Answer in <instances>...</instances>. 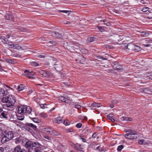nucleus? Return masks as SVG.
Listing matches in <instances>:
<instances>
[{"label":"nucleus","instance_id":"obj_36","mask_svg":"<svg viewBox=\"0 0 152 152\" xmlns=\"http://www.w3.org/2000/svg\"><path fill=\"white\" fill-rule=\"evenodd\" d=\"M4 134V131L0 129V137H2Z\"/></svg>","mask_w":152,"mask_h":152},{"label":"nucleus","instance_id":"obj_53","mask_svg":"<svg viewBox=\"0 0 152 152\" xmlns=\"http://www.w3.org/2000/svg\"><path fill=\"white\" fill-rule=\"evenodd\" d=\"M3 39L4 40V41L6 42L8 44V40L7 38H3Z\"/></svg>","mask_w":152,"mask_h":152},{"label":"nucleus","instance_id":"obj_18","mask_svg":"<svg viewBox=\"0 0 152 152\" xmlns=\"http://www.w3.org/2000/svg\"><path fill=\"white\" fill-rule=\"evenodd\" d=\"M25 86L23 84H20L18 86V90L19 91L23 90L25 88Z\"/></svg>","mask_w":152,"mask_h":152},{"label":"nucleus","instance_id":"obj_11","mask_svg":"<svg viewBox=\"0 0 152 152\" xmlns=\"http://www.w3.org/2000/svg\"><path fill=\"white\" fill-rule=\"evenodd\" d=\"M53 37L57 38H61L63 36V34L59 33L58 32L54 31L52 33V34Z\"/></svg>","mask_w":152,"mask_h":152},{"label":"nucleus","instance_id":"obj_35","mask_svg":"<svg viewBox=\"0 0 152 152\" xmlns=\"http://www.w3.org/2000/svg\"><path fill=\"white\" fill-rule=\"evenodd\" d=\"M42 76L43 77H48L49 76V75L47 73V72L45 71Z\"/></svg>","mask_w":152,"mask_h":152},{"label":"nucleus","instance_id":"obj_13","mask_svg":"<svg viewBox=\"0 0 152 152\" xmlns=\"http://www.w3.org/2000/svg\"><path fill=\"white\" fill-rule=\"evenodd\" d=\"M123 45L125 47L126 49L132 50H133L134 45L132 43H130L126 45H124V44H123Z\"/></svg>","mask_w":152,"mask_h":152},{"label":"nucleus","instance_id":"obj_21","mask_svg":"<svg viewBox=\"0 0 152 152\" xmlns=\"http://www.w3.org/2000/svg\"><path fill=\"white\" fill-rule=\"evenodd\" d=\"M140 33H141V35L143 37H147L149 35V34L148 33L146 32H140Z\"/></svg>","mask_w":152,"mask_h":152},{"label":"nucleus","instance_id":"obj_23","mask_svg":"<svg viewBox=\"0 0 152 152\" xmlns=\"http://www.w3.org/2000/svg\"><path fill=\"white\" fill-rule=\"evenodd\" d=\"M27 126H28L31 127L32 128H33L34 130H36L37 129V127L35 125H34L31 124V123H29V124H27Z\"/></svg>","mask_w":152,"mask_h":152},{"label":"nucleus","instance_id":"obj_2","mask_svg":"<svg viewBox=\"0 0 152 152\" xmlns=\"http://www.w3.org/2000/svg\"><path fill=\"white\" fill-rule=\"evenodd\" d=\"M42 145L37 142L28 141L26 142L25 147L29 149L33 150L34 152H42L41 148Z\"/></svg>","mask_w":152,"mask_h":152},{"label":"nucleus","instance_id":"obj_10","mask_svg":"<svg viewBox=\"0 0 152 152\" xmlns=\"http://www.w3.org/2000/svg\"><path fill=\"white\" fill-rule=\"evenodd\" d=\"M14 152H27V151L24 149L21 148V146L18 145L15 147L14 149Z\"/></svg>","mask_w":152,"mask_h":152},{"label":"nucleus","instance_id":"obj_29","mask_svg":"<svg viewBox=\"0 0 152 152\" xmlns=\"http://www.w3.org/2000/svg\"><path fill=\"white\" fill-rule=\"evenodd\" d=\"M11 18V16L9 14L7 13L6 14L5 18L7 20H10V18Z\"/></svg>","mask_w":152,"mask_h":152},{"label":"nucleus","instance_id":"obj_60","mask_svg":"<svg viewBox=\"0 0 152 152\" xmlns=\"http://www.w3.org/2000/svg\"><path fill=\"white\" fill-rule=\"evenodd\" d=\"M10 37L11 35L10 34H8L6 36L7 38H10Z\"/></svg>","mask_w":152,"mask_h":152},{"label":"nucleus","instance_id":"obj_7","mask_svg":"<svg viewBox=\"0 0 152 152\" xmlns=\"http://www.w3.org/2000/svg\"><path fill=\"white\" fill-rule=\"evenodd\" d=\"M143 45L145 47H150L152 46V39L147 38L143 40L142 42Z\"/></svg>","mask_w":152,"mask_h":152},{"label":"nucleus","instance_id":"obj_20","mask_svg":"<svg viewBox=\"0 0 152 152\" xmlns=\"http://www.w3.org/2000/svg\"><path fill=\"white\" fill-rule=\"evenodd\" d=\"M5 94L4 90L1 88H0V98L4 96Z\"/></svg>","mask_w":152,"mask_h":152},{"label":"nucleus","instance_id":"obj_4","mask_svg":"<svg viewBox=\"0 0 152 152\" xmlns=\"http://www.w3.org/2000/svg\"><path fill=\"white\" fill-rule=\"evenodd\" d=\"M4 136L1 140V142L3 144L9 141L13 137V134L12 131H8L7 132L4 131Z\"/></svg>","mask_w":152,"mask_h":152},{"label":"nucleus","instance_id":"obj_55","mask_svg":"<svg viewBox=\"0 0 152 152\" xmlns=\"http://www.w3.org/2000/svg\"><path fill=\"white\" fill-rule=\"evenodd\" d=\"M82 140V141L83 142H86V140L83 138H80Z\"/></svg>","mask_w":152,"mask_h":152},{"label":"nucleus","instance_id":"obj_52","mask_svg":"<svg viewBox=\"0 0 152 152\" xmlns=\"http://www.w3.org/2000/svg\"><path fill=\"white\" fill-rule=\"evenodd\" d=\"M64 123L66 126L68 125L69 124L68 123V122H67L66 121H64Z\"/></svg>","mask_w":152,"mask_h":152},{"label":"nucleus","instance_id":"obj_51","mask_svg":"<svg viewBox=\"0 0 152 152\" xmlns=\"http://www.w3.org/2000/svg\"><path fill=\"white\" fill-rule=\"evenodd\" d=\"M70 101H69V100H68L67 98H66V101H65V103H68V104H69L71 102H70Z\"/></svg>","mask_w":152,"mask_h":152},{"label":"nucleus","instance_id":"obj_62","mask_svg":"<svg viewBox=\"0 0 152 152\" xmlns=\"http://www.w3.org/2000/svg\"><path fill=\"white\" fill-rule=\"evenodd\" d=\"M3 110L2 108V107H0V113Z\"/></svg>","mask_w":152,"mask_h":152},{"label":"nucleus","instance_id":"obj_49","mask_svg":"<svg viewBox=\"0 0 152 152\" xmlns=\"http://www.w3.org/2000/svg\"><path fill=\"white\" fill-rule=\"evenodd\" d=\"M78 145V146H79L80 148H79L80 149V150L83 149V146L80 145Z\"/></svg>","mask_w":152,"mask_h":152},{"label":"nucleus","instance_id":"obj_64","mask_svg":"<svg viewBox=\"0 0 152 152\" xmlns=\"http://www.w3.org/2000/svg\"><path fill=\"white\" fill-rule=\"evenodd\" d=\"M110 107L111 108H113L114 107V106L113 104H111L110 105Z\"/></svg>","mask_w":152,"mask_h":152},{"label":"nucleus","instance_id":"obj_42","mask_svg":"<svg viewBox=\"0 0 152 152\" xmlns=\"http://www.w3.org/2000/svg\"><path fill=\"white\" fill-rule=\"evenodd\" d=\"M67 132H72L73 131V129L72 128H69L66 129Z\"/></svg>","mask_w":152,"mask_h":152},{"label":"nucleus","instance_id":"obj_43","mask_svg":"<svg viewBox=\"0 0 152 152\" xmlns=\"http://www.w3.org/2000/svg\"><path fill=\"white\" fill-rule=\"evenodd\" d=\"M75 107L76 108L79 109L81 108V106L80 105H75Z\"/></svg>","mask_w":152,"mask_h":152},{"label":"nucleus","instance_id":"obj_33","mask_svg":"<svg viewBox=\"0 0 152 152\" xmlns=\"http://www.w3.org/2000/svg\"><path fill=\"white\" fill-rule=\"evenodd\" d=\"M143 92L146 94H150V93L151 91H150V90H148L147 89H145L143 90Z\"/></svg>","mask_w":152,"mask_h":152},{"label":"nucleus","instance_id":"obj_1","mask_svg":"<svg viewBox=\"0 0 152 152\" xmlns=\"http://www.w3.org/2000/svg\"><path fill=\"white\" fill-rule=\"evenodd\" d=\"M1 101L3 103H6L3 105L4 108L6 107L12 108L16 101L15 97L13 95H9L7 97H3L2 98Z\"/></svg>","mask_w":152,"mask_h":152},{"label":"nucleus","instance_id":"obj_48","mask_svg":"<svg viewBox=\"0 0 152 152\" xmlns=\"http://www.w3.org/2000/svg\"><path fill=\"white\" fill-rule=\"evenodd\" d=\"M45 72L44 70H41L39 71V73L42 75Z\"/></svg>","mask_w":152,"mask_h":152},{"label":"nucleus","instance_id":"obj_54","mask_svg":"<svg viewBox=\"0 0 152 152\" xmlns=\"http://www.w3.org/2000/svg\"><path fill=\"white\" fill-rule=\"evenodd\" d=\"M4 151V148L2 147H0V152H3Z\"/></svg>","mask_w":152,"mask_h":152},{"label":"nucleus","instance_id":"obj_8","mask_svg":"<svg viewBox=\"0 0 152 152\" xmlns=\"http://www.w3.org/2000/svg\"><path fill=\"white\" fill-rule=\"evenodd\" d=\"M91 147L95 150L99 151H103V148H100L101 149H99L100 147V145L99 144H97L95 142H93L91 145Z\"/></svg>","mask_w":152,"mask_h":152},{"label":"nucleus","instance_id":"obj_46","mask_svg":"<svg viewBox=\"0 0 152 152\" xmlns=\"http://www.w3.org/2000/svg\"><path fill=\"white\" fill-rule=\"evenodd\" d=\"M45 105H46V104H41L40 105L41 108L44 109L45 108V107H46L45 106Z\"/></svg>","mask_w":152,"mask_h":152},{"label":"nucleus","instance_id":"obj_25","mask_svg":"<svg viewBox=\"0 0 152 152\" xmlns=\"http://www.w3.org/2000/svg\"><path fill=\"white\" fill-rule=\"evenodd\" d=\"M66 98L64 96H61L59 97L58 98V100L61 102H64L66 101Z\"/></svg>","mask_w":152,"mask_h":152},{"label":"nucleus","instance_id":"obj_30","mask_svg":"<svg viewBox=\"0 0 152 152\" xmlns=\"http://www.w3.org/2000/svg\"><path fill=\"white\" fill-rule=\"evenodd\" d=\"M31 65L32 66H39V64L35 62H33L31 63Z\"/></svg>","mask_w":152,"mask_h":152},{"label":"nucleus","instance_id":"obj_58","mask_svg":"<svg viewBox=\"0 0 152 152\" xmlns=\"http://www.w3.org/2000/svg\"><path fill=\"white\" fill-rule=\"evenodd\" d=\"M125 117H122L121 118V119L122 121H125Z\"/></svg>","mask_w":152,"mask_h":152},{"label":"nucleus","instance_id":"obj_19","mask_svg":"<svg viewBox=\"0 0 152 152\" xmlns=\"http://www.w3.org/2000/svg\"><path fill=\"white\" fill-rule=\"evenodd\" d=\"M108 119L112 122L115 121V120L113 118V115L112 114H109L107 116Z\"/></svg>","mask_w":152,"mask_h":152},{"label":"nucleus","instance_id":"obj_61","mask_svg":"<svg viewBox=\"0 0 152 152\" xmlns=\"http://www.w3.org/2000/svg\"><path fill=\"white\" fill-rule=\"evenodd\" d=\"M106 25L107 26H109L110 25V23L109 22L107 23H106Z\"/></svg>","mask_w":152,"mask_h":152},{"label":"nucleus","instance_id":"obj_40","mask_svg":"<svg viewBox=\"0 0 152 152\" xmlns=\"http://www.w3.org/2000/svg\"><path fill=\"white\" fill-rule=\"evenodd\" d=\"M131 120L132 119L131 118L129 117H125V121H131Z\"/></svg>","mask_w":152,"mask_h":152},{"label":"nucleus","instance_id":"obj_37","mask_svg":"<svg viewBox=\"0 0 152 152\" xmlns=\"http://www.w3.org/2000/svg\"><path fill=\"white\" fill-rule=\"evenodd\" d=\"M82 126V124L80 123H77L76 125V127L78 128H81Z\"/></svg>","mask_w":152,"mask_h":152},{"label":"nucleus","instance_id":"obj_32","mask_svg":"<svg viewBox=\"0 0 152 152\" xmlns=\"http://www.w3.org/2000/svg\"><path fill=\"white\" fill-rule=\"evenodd\" d=\"M124 148L123 145H121L119 146L117 149L118 151H120L121 150Z\"/></svg>","mask_w":152,"mask_h":152},{"label":"nucleus","instance_id":"obj_44","mask_svg":"<svg viewBox=\"0 0 152 152\" xmlns=\"http://www.w3.org/2000/svg\"><path fill=\"white\" fill-rule=\"evenodd\" d=\"M7 62L10 63H13L14 62L12 60L9 59H7Z\"/></svg>","mask_w":152,"mask_h":152},{"label":"nucleus","instance_id":"obj_28","mask_svg":"<svg viewBox=\"0 0 152 152\" xmlns=\"http://www.w3.org/2000/svg\"><path fill=\"white\" fill-rule=\"evenodd\" d=\"M39 115L41 117L44 118H45L47 117L48 116V115L46 114L43 112L41 113Z\"/></svg>","mask_w":152,"mask_h":152},{"label":"nucleus","instance_id":"obj_17","mask_svg":"<svg viewBox=\"0 0 152 152\" xmlns=\"http://www.w3.org/2000/svg\"><path fill=\"white\" fill-rule=\"evenodd\" d=\"M141 49V48L139 46L134 45L133 50L135 51V52H138L140 51Z\"/></svg>","mask_w":152,"mask_h":152},{"label":"nucleus","instance_id":"obj_59","mask_svg":"<svg viewBox=\"0 0 152 152\" xmlns=\"http://www.w3.org/2000/svg\"><path fill=\"white\" fill-rule=\"evenodd\" d=\"M96 134H93L92 137H94V138H95L96 137Z\"/></svg>","mask_w":152,"mask_h":152},{"label":"nucleus","instance_id":"obj_50","mask_svg":"<svg viewBox=\"0 0 152 152\" xmlns=\"http://www.w3.org/2000/svg\"><path fill=\"white\" fill-rule=\"evenodd\" d=\"M97 104V103L94 102V103H93L92 104V106L93 107H96Z\"/></svg>","mask_w":152,"mask_h":152},{"label":"nucleus","instance_id":"obj_39","mask_svg":"<svg viewBox=\"0 0 152 152\" xmlns=\"http://www.w3.org/2000/svg\"><path fill=\"white\" fill-rule=\"evenodd\" d=\"M139 143L140 144H145V141L143 140H140L139 141Z\"/></svg>","mask_w":152,"mask_h":152},{"label":"nucleus","instance_id":"obj_5","mask_svg":"<svg viewBox=\"0 0 152 152\" xmlns=\"http://www.w3.org/2000/svg\"><path fill=\"white\" fill-rule=\"evenodd\" d=\"M43 130L45 132H47L49 134L54 135L58 136L61 135V134L58 132H57L53 128L50 127H47L43 129Z\"/></svg>","mask_w":152,"mask_h":152},{"label":"nucleus","instance_id":"obj_15","mask_svg":"<svg viewBox=\"0 0 152 152\" xmlns=\"http://www.w3.org/2000/svg\"><path fill=\"white\" fill-rule=\"evenodd\" d=\"M34 74V72H29L26 75H25L30 79H33L34 78V77H33L32 76Z\"/></svg>","mask_w":152,"mask_h":152},{"label":"nucleus","instance_id":"obj_22","mask_svg":"<svg viewBox=\"0 0 152 152\" xmlns=\"http://www.w3.org/2000/svg\"><path fill=\"white\" fill-rule=\"evenodd\" d=\"M82 132L84 134H85L86 135H88L89 133H91V131L89 129H85L83 130Z\"/></svg>","mask_w":152,"mask_h":152},{"label":"nucleus","instance_id":"obj_41","mask_svg":"<svg viewBox=\"0 0 152 152\" xmlns=\"http://www.w3.org/2000/svg\"><path fill=\"white\" fill-rule=\"evenodd\" d=\"M45 139H46L47 140H46L47 141H50L51 140V138L49 136H45L44 137Z\"/></svg>","mask_w":152,"mask_h":152},{"label":"nucleus","instance_id":"obj_3","mask_svg":"<svg viewBox=\"0 0 152 152\" xmlns=\"http://www.w3.org/2000/svg\"><path fill=\"white\" fill-rule=\"evenodd\" d=\"M32 110L31 108L26 105L20 106L18 107V112L19 114L21 115H28L29 117L34 113H32Z\"/></svg>","mask_w":152,"mask_h":152},{"label":"nucleus","instance_id":"obj_31","mask_svg":"<svg viewBox=\"0 0 152 152\" xmlns=\"http://www.w3.org/2000/svg\"><path fill=\"white\" fill-rule=\"evenodd\" d=\"M17 116L18 119L21 121H22L23 120L24 118V115L21 116V115L19 116V115H18Z\"/></svg>","mask_w":152,"mask_h":152},{"label":"nucleus","instance_id":"obj_9","mask_svg":"<svg viewBox=\"0 0 152 152\" xmlns=\"http://www.w3.org/2000/svg\"><path fill=\"white\" fill-rule=\"evenodd\" d=\"M68 44V43H67L65 44V45L67 46V47H66V48L69 49H70L69 47L74 48H77L79 47V44L78 43L75 44L73 42H70L69 43V44Z\"/></svg>","mask_w":152,"mask_h":152},{"label":"nucleus","instance_id":"obj_56","mask_svg":"<svg viewBox=\"0 0 152 152\" xmlns=\"http://www.w3.org/2000/svg\"><path fill=\"white\" fill-rule=\"evenodd\" d=\"M101 105H101V104L97 103V104L96 107H100Z\"/></svg>","mask_w":152,"mask_h":152},{"label":"nucleus","instance_id":"obj_16","mask_svg":"<svg viewBox=\"0 0 152 152\" xmlns=\"http://www.w3.org/2000/svg\"><path fill=\"white\" fill-rule=\"evenodd\" d=\"M95 40L96 38L94 37H90L87 38V41L89 43L94 41Z\"/></svg>","mask_w":152,"mask_h":152},{"label":"nucleus","instance_id":"obj_24","mask_svg":"<svg viewBox=\"0 0 152 152\" xmlns=\"http://www.w3.org/2000/svg\"><path fill=\"white\" fill-rule=\"evenodd\" d=\"M62 118L60 117H58L57 118L56 122L58 124H61L62 123Z\"/></svg>","mask_w":152,"mask_h":152},{"label":"nucleus","instance_id":"obj_6","mask_svg":"<svg viewBox=\"0 0 152 152\" xmlns=\"http://www.w3.org/2000/svg\"><path fill=\"white\" fill-rule=\"evenodd\" d=\"M128 133L125 135V137L129 139H133L137 138V135L136 132L134 131L129 130Z\"/></svg>","mask_w":152,"mask_h":152},{"label":"nucleus","instance_id":"obj_45","mask_svg":"<svg viewBox=\"0 0 152 152\" xmlns=\"http://www.w3.org/2000/svg\"><path fill=\"white\" fill-rule=\"evenodd\" d=\"M45 56H46V55H39L38 56V57L39 58H44Z\"/></svg>","mask_w":152,"mask_h":152},{"label":"nucleus","instance_id":"obj_47","mask_svg":"<svg viewBox=\"0 0 152 152\" xmlns=\"http://www.w3.org/2000/svg\"><path fill=\"white\" fill-rule=\"evenodd\" d=\"M60 12H62L65 13H67L68 12H69V11L68 10H60Z\"/></svg>","mask_w":152,"mask_h":152},{"label":"nucleus","instance_id":"obj_34","mask_svg":"<svg viewBox=\"0 0 152 152\" xmlns=\"http://www.w3.org/2000/svg\"><path fill=\"white\" fill-rule=\"evenodd\" d=\"M8 46L10 47V48H14V44H10V42H8Z\"/></svg>","mask_w":152,"mask_h":152},{"label":"nucleus","instance_id":"obj_38","mask_svg":"<svg viewBox=\"0 0 152 152\" xmlns=\"http://www.w3.org/2000/svg\"><path fill=\"white\" fill-rule=\"evenodd\" d=\"M149 8L148 7H144L142 10V11L144 12H145L147 11Z\"/></svg>","mask_w":152,"mask_h":152},{"label":"nucleus","instance_id":"obj_57","mask_svg":"<svg viewBox=\"0 0 152 152\" xmlns=\"http://www.w3.org/2000/svg\"><path fill=\"white\" fill-rule=\"evenodd\" d=\"M98 28L99 30H103V27L100 26H98Z\"/></svg>","mask_w":152,"mask_h":152},{"label":"nucleus","instance_id":"obj_27","mask_svg":"<svg viewBox=\"0 0 152 152\" xmlns=\"http://www.w3.org/2000/svg\"><path fill=\"white\" fill-rule=\"evenodd\" d=\"M1 116L3 118H7V113L6 112H2L1 113Z\"/></svg>","mask_w":152,"mask_h":152},{"label":"nucleus","instance_id":"obj_26","mask_svg":"<svg viewBox=\"0 0 152 152\" xmlns=\"http://www.w3.org/2000/svg\"><path fill=\"white\" fill-rule=\"evenodd\" d=\"M14 48L16 49L20 50L21 48V47L19 44H15L14 45Z\"/></svg>","mask_w":152,"mask_h":152},{"label":"nucleus","instance_id":"obj_14","mask_svg":"<svg viewBox=\"0 0 152 152\" xmlns=\"http://www.w3.org/2000/svg\"><path fill=\"white\" fill-rule=\"evenodd\" d=\"M33 115H31L30 116H29V118H32L33 121L37 123H39L40 122V120L39 119L37 118H34V113L33 114Z\"/></svg>","mask_w":152,"mask_h":152},{"label":"nucleus","instance_id":"obj_12","mask_svg":"<svg viewBox=\"0 0 152 152\" xmlns=\"http://www.w3.org/2000/svg\"><path fill=\"white\" fill-rule=\"evenodd\" d=\"M113 67L115 69H121L122 68L121 65H119L118 63L116 61L114 63Z\"/></svg>","mask_w":152,"mask_h":152},{"label":"nucleus","instance_id":"obj_63","mask_svg":"<svg viewBox=\"0 0 152 152\" xmlns=\"http://www.w3.org/2000/svg\"><path fill=\"white\" fill-rule=\"evenodd\" d=\"M71 23L69 21H67L66 22V24H69Z\"/></svg>","mask_w":152,"mask_h":152}]
</instances>
